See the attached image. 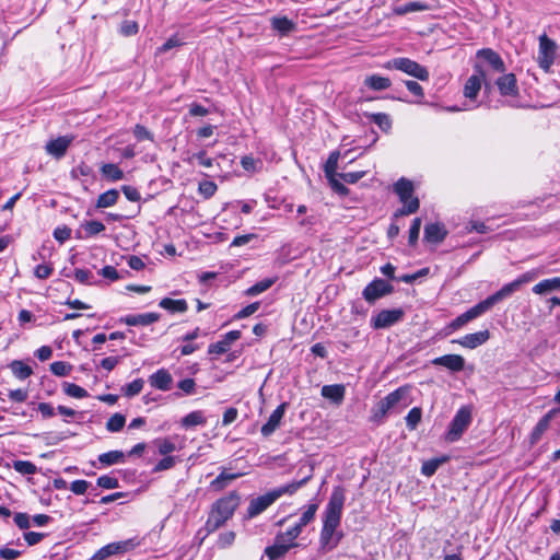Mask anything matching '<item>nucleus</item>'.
<instances>
[{
    "instance_id": "obj_1",
    "label": "nucleus",
    "mask_w": 560,
    "mask_h": 560,
    "mask_svg": "<svg viewBox=\"0 0 560 560\" xmlns=\"http://www.w3.org/2000/svg\"><path fill=\"white\" fill-rule=\"evenodd\" d=\"M345 500L343 489L335 488L323 514V527L319 535V551L322 553L334 550L343 536L337 528L340 526Z\"/></svg>"
},
{
    "instance_id": "obj_2",
    "label": "nucleus",
    "mask_w": 560,
    "mask_h": 560,
    "mask_svg": "<svg viewBox=\"0 0 560 560\" xmlns=\"http://www.w3.org/2000/svg\"><path fill=\"white\" fill-rule=\"evenodd\" d=\"M535 272L532 271L521 275L514 281L504 284L499 291L466 311L463 315H480L489 312L494 304L506 300L515 292H518L524 284L532 282L535 279Z\"/></svg>"
},
{
    "instance_id": "obj_3",
    "label": "nucleus",
    "mask_w": 560,
    "mask_h": 560,
    "mask_svg": "<svg viewBox=\"0 0 560 560\" xmlns=\"http://www.w3.org/2000/svg\"><path fill=\"white\" fill-rule=\"evenodd\" d=\"M241 497L232 491L228 495L217 500L209 513L205 529L208 534L215 532L223 526L234 514L240 505Z\"/></svg>"
},
{
    "instance_id": "obj_4",
    "label": "nucleus",
    "mask_w": 560,
    "mask_h": 560,
    "mask_svg": "<svg viewBox=\"0 0 560 560\" xmlns=\"http://www.w3.org/2000/svg\"><path fill=\"white\" fill-rule=\"evenodd\" d=\"M394 191L398 195L404 207L395 212V217L408 215L419 209V199L412 197L413 185L409 179L400 178L394 186Z\"/></svg>"
},
{
    "instance_id": "obj_5",
    "label": "nucleus",
    "mask_w": 560,
    "mask_h": 560,
    "mask_svg": "<svg viewBox=\"0 0 560 560\" xmlns=\"http://www.w3.org/2000/svg\"><path fill=\"white\" fill-rule=\"evenodd\" d=\"M385 68L402 71L406 74L411 75L421 81H428L430 77L429 71L425 67L421 66L415 60L404 57L389 60L385 65Z\"/></svg>"
},
{
    "instance_id": "obj_6",
    "label": "nucleus",
    "mask_w": 560,
    "mask_h": 560,
    "mask_svg": "<svg viewBox=\"0 0 560 560\" xmlns=\"http://www.w3.org/2000/svg\"><path fill=\"white\" fill-rule=\"evenodd\" d=\"M472 415L471 408L468 406H463L454 416L453 420L450 423L448 431L446 433V440L448 442H455L460 439L463 433L467 430L469 424L471 423Z\"/></svg>"
},
{
    "instance_id": "obj_7",
    "label": "nucleus",
    "mask_w": 560,
    "mask_h": 560,
    "mask_svg": "<svg viewBox=\"0 0 560 560\" xmlns=\"http://www.w3.org/2000/svg\"><path fill=\"white\" fill-rule=\"evenodd\" d=\"M140 545L137 538H130L121 541L110 542L100 548L91 558V560H106L112 556L122 555L133 550Z\"/></svg>"
},
{
    "instance_id": "obj_8",
    "label": "nucleus",
    "mask_w": 560,
    "mask_h": 560,
    "mask_svg": "<svg viewBox=\"0 0 560 560\" xmlns=\"http://www.w3.org/2000/svg\"><path fill=\"white\" fill-rule=\"evenodd\" d=\"M556 55V43L550 39L546 34L539 37V50L537 61L541 69L548 71L553 63Z\"/></svg>"
},
{
    "instance_id": "obj_9",
    "label": "nucleus",
    "mask_w": 560,
    "mask_h": 560,
    "mask_svg": "<svg viewBox=\"0 0 560 560\" xmlns=\"http://www.w3.org/2000/svg\"><path fill=\"white\" fill-rule=\"evenodd\" d=\"M393 291V285L383 279H374L363 290L364 299L372 303Z\"/></svg>"
},
{
    "instance_id": "obj_10",
    "label": "nucleus",
    "mask_w": 560,
    "mask_h": 560,
    "mask_svg": "<svg viewBox=\"0 0 560 560\" xmlns=\"http://www.w3.org/2000/svg\"><path fill=\"white\" fill-rule=\"evenodd\" d=\"M276 500H277V495H275L272 491L250 500L248 508H247L246 517L253 518V517L259 515L265 510H267Z\"/></svg>"
},
{
    "instance_id": "obj_11",
    "label": "nucleus",
    "mask_w": 560,
    "mask_h": 560,
    "mask_svg": "<svg viewBox=\"0 0 560 560\" xmlns=\"http://www.w3.org/2000/svg\"><path fill=\"white\" fill-rule=\"evenodd\" d=\"M476 73L468 78L464 86V95L467 98L475 100L481 89V83L485 81V71L480 66L475 67Z\"/></svg>"
},
{
    "instance_id": "obj_12",
    "label": "nucleus",
    "mask_w": 560,
    "mask_h": 560,
    "mask_svg": "<svg viewBox=\"0 0 560 560\" xmlns=\"http://www.w3.org/2000/svg\"><path fill=\"white\" fill-rule=\"evenodd\" d=\"M287 402L279 405L269 416L267 422L261 427V434L266 438L270 436L280 425L284 416Z\"/></svg>"
},
{
    "instance_id": "obj_13",
    "label": "nucleus",
    "mask_w": 560,
    "mask_h": 560,
    "mask_svg": "<svg viewBox=\"0 0 560 560\" xmlns=\"http://www.w3.org/2000/svg\"><path fill=\"white\" fill-rule=\"evenodd\" d=\"M490 334L488 329L480 330L478 332L468 334L459 339L452 340V343H457L464 348L475 349L489 339Z\"/></svg>"
},
{
    "instance_id": "obj_14",
    "label": "nucleus",
    "mask_w": 560,
    "mask_h": 560,
    "mask_svg": "<svg viewBox=\"0 0 560 560\" xmlns=\"http://www.w3.org/2000/svg\"><path fill=\"white\" fill-rule=\"evenodd\" d=\"M432 364L443 366L451 372H460L465 368V359L459 354H445L433 359Z\"/></svg>"
},
{
    "instance_id": "obj_15",
    "label": "nucleus",
    "mask_w": 560,
    "mask_h": 560,
    "mask_svg": "<svg viewBox=\"0 0 560 560\" xmlns=\"http://www.w3.org/2000/svg\"><path fill=\"white\" fill-rule=\"evenodd\" d=\"M72 141L73 137H58L57 139L47 142L45 147L46 152L56 159H61L66 154Z\"/></svg>"
},
{
    "instance_id": "obj_16",
    "label": "nucleus",
    "mask_w": 560,
    "mask_h": 560,
    "mask_svg": "<svg viewBox=\"0 0 560 560\" xmlns=\"http://www.w3.org/2000/svg\"><path fill=\"white\" fill-rule=\"evenodd\" d=\"M241 337L240 330H231L222 336V338L209 346L208 352L215 354H223L229 351L231 345Z\"/></svg>"
},
{
    "instance_id": "obj_17",
    "label": "nucleus",
    "mask_w": 560,
    "mask_h": 560,
    "mask_svg": "<svg viewBox=\"0 0 560 560\" xmlns=\"http://www.w3.org/2000/svg\"><path fill=\"white\" fill-rule=\"evenodd\" d=\"M477 57L482 58L495 72H504L505 65L500 55L491 48H483L477 51Z\"/></svg>"
},
{
    "instance_id": "obj_18",
    "label": "nucleus",
    "mask_w": 560,
    "mask_h": 560,
    "mask_svg": "<svg viewBox=\"0 0 560 560\" xmlns=\"http://www.w3.org/2000/svg\"><path fill=\"white\" fill-rule=\"evenodd\" d=\"M447 235V231L441 223H430L424 228V241L432 244H440Z\"/></svg>"
},
{
    "instance_id": "obj_19",
    "label": "nucleus",
    "mask_w": 560,
    "mask_h": 560,
    "mask_svg": "<svg viewBox=\"0 0 560 560\" xmlns=\"http://www.w3.org/2000/svg\"><path fill=\"white\" fill-rule=\"evenodd\" d=\"M498 89L501 95L515 96L518 92L517 81L513 73H506L497 80Z\"/></svg>"
},
{
    "instance_id": "obj_20",
    "label": "nucleus",
    "mask_w": 560,
    "mask_h": 560,
    "mask_svg": "<svg viewBox=\"0 0 560 560\" xmlns=\"http://www.w3.org/2000/svg\"><path fill=\"white\" fill-rule=\"evenodd\" d=\"M149 382L152 387L165 392L171 389L173 377L168 371L160 369L149 377Z\"/></svg>"
},
{
    "instance_id": "obj_21",
    "label": "nucleus",
    "mask_w": 560,
    "mask_h": 560,
    "mask_svg": "<svg viewBox=\"0 0 560 560\" xmlns=\"http://www.w3.org/2000/svg\"><path fill=\"white\" fill-rule=\"evenodd\" d=\"M346 388L342 384L324 385L322 396L336 405H340L345 399Z\"/></svg>"
},
{
    "instance_id": "obj_22",
    "label": "nucleus",
    "mask_w": 560,
    "mask_h": 560,
    "mask_svg": "<svg viewBox=\"0 0 560 560\" xmlns=\"http://www.w3.org/2000/svg\"><path fill=\"white\" fill-rule=\"evenodd\" d=\"M298 544H283L282 541L277 540L275 538V544L272 546H268L265 549V555L269 560H278L287 555V552L296 547Z\"/></svg>"
},
{
    "instance_id": "obj_23",
    "label": "nucleus",
    "mask_w": 560,
    "mask_h": 560,
    "mask_svg": "<svg viewBox=\"0 0 560 560\" xmlns=\"http://www.w3.org/2000/svg\"><path fill=\"white\" fill-rule=\"evenodd\" d=\"M409 394V387L408 386H401L395 389L394 392L389 393L387 396H385L383 399H381L389 410L394 409L399 405V402L404 399H406L407 395Z\"/></svg>"
},
{
    "instance_id": "obj_24",
    "label": "nucleus",
    "mask_w": 560,
    "mask_h": 560,
    "mask_svg": "<svg viewBox=\"0 0 560 560\" xmlns=\"http://www.w3.org/2000/svg\"><path fill=\"white\" fill-rule=\"evenodd\" d=\"M364 85L373 91H384L392 85V81L386 77L371 74L364 79Z\"/></svg>"
},
{
    "instance_id": "obj_25",
    "label": "nucleus",
    "mask_w": 560,
    "mask_h": 560,
    "mask_svg": "<svg viewBox=\"0 0 560 560\" xmlns=\"http://www.w3.org/2000/svg\"><path fill=\"white\" fill-rule=\"evenodd\" d=\"M560 289V277L545 279L534 285L533 292L536 294H548Z\"/></svg>"
},
{
    "instance_id": "obj_26",
    "label": "nucleus",
    "mask_w": 560,
    "mask_h": 560,
    "mask_svg": "<svg viewBox=\"0 0 560 560\" xmlns=\"http://www.w3.org/2000/svg\"><path fill=\"white\" fill-rule=\"evenodd\" d=\"M240 476L241 474H230L223 470L215 479L210 482V489L217 492L222 491Z\"/></svg>"
},
{
    "instance_id": "obj_27",
    "label": "nucleus",
    "mask_w": 560,
    "mask_h": 560,
    "mask_svg": "<svg viewBox=\"0 0 560 560\" xmlns=\"http://www.w3.org/2000/svg\"><path fill=\"white\" fill-rule=\"evenodd\" d=\"M312 478V474H308L304 478H302L299 481H293L291 483H288L285 486L279 487L275 490H272L273 494L277 495V499L280 498L283 494H293L295 493L300 488H302L304 485L307 483V481Z\"/></svg>"
},
{
    "instance_id": "obj_28",
    "label": "nucleus",
    "mask_w": 560,
    "mask_h": 560,
    "mask_svg": "<svg viewBox=\"0 0 560 560\" xmlns=\"http://www.w3.org/2000/svg\"><path fill=\"white\" fill-rule=\"evenodd\" d=\"M159 305L170 313H185L187 311V302L184 299L173 300L165 298L160 301Z\"/></svg>"
},
{
    "instance_id": "obj_29",
    "label": "nucleus",
    "mask_w": 560,
    "mask_h": 560,
    "mask_svg": "<svg viewBox=\"0 0 560 560\" xmlns=\"http://www.w3.org/2000/svg\"><path fill=\"white\" fill-rule=\"evenodd\" d=\"M206 421L207 420L206 417L203 416V412L201 410H196L185 416L180 420V424L183 428L189 429L196 425H202L206 423Z\"/></svg>"
},
{
    "instance_id": "obj_30",
    "label": "nucleus",
    "mask_w": 560,
    "mask_h": 560,
    "mask_svg": "<svg viewBox=\"0 0 560 560\" xmlns=\"http://www.w3.org/2000/svg\"><path fill=\"white\" fill-rule=\"evenodd\" d=\"M365 116L378 128L385 132L389 131L392 128V119L388 114L385 113H375V114H365Z\"/></svg>"
},
{
    "instance_id": "obj_31",
    "label": "nucleus",
    "mask_w": 560,
    "mask_h": 560,
    "mask_svg": "<svg viewBox=\"0 0 560 560\" xmlns=\"http://www.w3.org/2000/svg\"><path fill=\"white\" fill-rule=\"evenodd\" d=\"M318 510L317 503L310 504L306 510L302 513L299 522L294 525L301 533L303 528L308 525L314 518Z\"/></svg>"
},
{
    "instance_id": "obj_32",
    "label": "nucleus",
    "mask_w": 560,
    "mask_h": 560,
    "mask_svg": "<svg viewBox=\"0 0 560 560\" xmlns=\"http://www.w3.org/2000/svg\"><path fill=\"white\" fill-rule=\"evenodd\" d=\"M119 198V192L116 189H109L101 194L96 201L97 208H108L114 206Z\"/></svg>"
},
{
    "instance_id": "obj_33",
    "label": "nucleus",
    "mask_w": 560,
    "mask_h": 560,
    "mask_svg": "<svg viewBox=\"0 0 560 560\" xmlns=\"http://www.w3.org/2000/svg\"><path fill=\"white\" fill-rule=\"evenodd\" d=\"M101 173L104 177L112 182H117L124 178V172L113 163L103 164L101 167Z\"/></svg>"
},
{
    "instance_id": "obj_34",
    "label": "nucleus",
    "mask_w": 560,
    "mask_h": 560,
    "mask_svg": "<svg viewBox=\"0 0 560 560\" xmlns=\"http://www.w3.org/2000/svg\"><path fill=\"white\" fill-rule=\"evenodd\" d=\"M550 420H551V415L550 413H547L539 421L538 423L536 424V427L534 428L532 434H530V442L534 444V443H537L541 435L545 433V431L548 429L549 427V423H550Z\"/></svg>"
},
{
    "instance_id": "obj_35",
    "label": "nucleus",
    "mask_w": 560,
    "mask_h": 560,
    "mask_svg": "<svg viewBox=\"0 0 560 560\" xmlns=\"http://www.w3.org/2000/svg\"><path fill=\"white\" fill-rule=\"evenodd\" d=\"M272 28L278 31L281 35H285L294 30V23L285 16L282 18H272L271 20Z\"/></svg>"
},
{
    "instance_id": "obj_36",
    "label": "nucleus",
    "mask_w": 560,
    "mask_h": 560,
    "mask_svg": "<svg viewBox=\"0 0 560 560\" xmlns=\"http://www.w3.org/2000/svg\"><path fill=\"white\" fill-rule=\"evenodd\" d=\"M124 460L125 454L121 451H110L98 456V462L106 466L119 464Z\"/></svg>"
},
{
    "instance_id": "obj_37",
    "label": "nucleus",
    "mask_w": 560,
    "mask_h": 560,
    "mask_svg": "<svg viewBox=\"0 0 560 560\" xmlns=\"http://www.w3.org/2000/svg\"><path fill=\"white\" fill-rule=\"evenodd\" d=\"M10 368L12 373L20 380H25L33 373L32 369L22 361H13Z\"/></svg>"
},
{
    "instance_id": "obj_38",
    "label": "nucleus",
    "mask_w": 560,
    "mask_h": 560,
    "mask_svg": "<svg viewBox=\"0 0 560 560\" xmlns=\"http://www.w3.org/2000/svg\"><path fill=\"white\" fill-rule=\"evenodd\" d=\"M421 417H422L421 408L413 407L412 409H410L405 418L407 428L411 431L416 430V428L418 427V424L421 421Z\"/></svg>"
},
{
    "instance_id": "obj_39",
    "label": "nucleus",
    "mask_w": 560,
    "mask_h": 560,
    "mask_svg": "<svg viewBox=\"0 0 560 560\" xmlns=\"http://www.w3.org/2000/svg\"><path fill=\"white\" fill-rule=\"evenodd\" d=\"M338 159L339 152H331L325 163L324 172L326 177H331L332 175H339L337 173L338 167Z\"/></svg>"
},
{
    "instance_id": "obj_40",
    "label": "nucleus",
    "mask_w": 560,
    "mask_h": 560,
    "mask_svg": "<svg viewBox=\"0 0 560 560\" xmlns=\"http://www.w3.org/2000/svg\"><path fill=\"white\" fill-rule=\"evenodd\" d=\"M62 388L68 396L73 398H84L89 396L88 392L83 387L73 383L66 382L63 383Z\"/></svg>"
},
{
    "instance_id": "obj_41",
    "label": "nucleus",
    "mask_w": 560,
    "mask_h": 560,
    "mask_svg": "<svg viewBox=\"0 0 560 560\" xmlns=\"http://www.w3.org/2000/svg\"><path fill=\"white\" fill-rule=\"evenodd\" d=\"M126 423V418L121 413L113 415L106 422V429L109 432H119Z\"/></svg>"
},
{
    "instance_id": "obj_42",
    "label": "nucleus",
    "mask_w": 560,
    "mask_h": 560,
    "mask_svg": "<svg viewBox=\"0 0 560 560\" xmlns=\"http://www.w3.org/2000/svg\"><path fill=\"white\" fill-rule=\"evenodd\" d=\"M428 9V5L422 3V2H408V3H405L402 5H399L395 9V12L399 15H404V14H407V13H410V12H416V11H423Z\"/></svg>"
},
{
    "instance_id": "obj_43",
    "label": "nucleus",
    "mask_w": 560,
    "mask_h": 560,
    "mask_svg": "<svg viewBox=\"0 0 560 560\" xmlns=\"http://www.w3.org/2000/svg\"><path fill=\"white\" fill-rule=\"evenodd\" d=\"M154 444L158 447L159 454L163 456H168V454L176 450L175 443L170 439H158L154 441Z\"/></svg>"
},
{
    "instance_id": "obj_44",
    "label": "nucleus",
    "mask_w": 560,
    "mask_h": 560,
    "mask_svg": "<svg viewBox=\"0 0 560 560\" xmlns=\"http://www.w3.org/2000/svg\"><path fill=\"white\" fill-rule=\"evenodd\" d=\"M13 468L22 475H34L37 471V467L28 460H15L13 462Z\"/></svg>"
},
{
    "instance_id": "obj_45",
    "label": "nucleus",
    "mask_w": 560,
    "mask_h": 560,
    "mask_svg": "<svg viewBox=\"0 0 560 560\" xmlns=\"http://www.w3.org/2000/svg\"><path fill=\"white\" fill-rule=\"evenodd\" d=\"M301 535V532L295 527L289 528L284 533L277 534L276 538L283 544H296L295 539Z\"/></svg>"
},
{
    "instance_id": "obj_46",
    "label": "nucleus",
    "mask_w": 560,
    "mask_h": 560,
    "mask_svg": "<svg viewBox=\"0 0 560 560\" xmlns=\"http://www.w3.org/2000/svg\"><path fill=\"white\" fill-rule=\"evenodd\" d=\"M72 370V365L65 361H56L50 364V371L56 376H67Z\"/></svg>"
},
{
    "instance_id": "obj_47",
    "label": "nucleus",
    "mask_w": 560,
    "mask_h": 560,
    "mask_svg": "<svg viewBox=\"0 0 560 560\" xmlns=\"http://www.w3.org/2000/svg\"><path fill=\"white\" fill-rule=\"evenodd\" d=\"M443 462H444V459H439V458H432L430 460L424 462L421 467L422 475H424L427 477L433 476L435 474V471L438 470L439 466Z\"/></svg>"
},
{
    "instance_id": "obj_48",
    "label": "nucleus",
    "mask_w": 560,
    "mask_h": 560,
    "mask_svg": "<svg viewBox=\"0 0 560 560\" xmlns=\"http://www.w3.org/2000/svg\"><path fill=\"white\" fill-rule=\"evenodd\" d=\"M399 317H372L371 326L374 329L388 328L397 323Z\"/></svg>"
},
{
    "instance_id": "obj_49",
    "label": "nucleus",
    "mask_w": 560,
    "mask_h": 560,
    "mask_svg": "<svg viewBox=\"0 0 560 560\" xmlns=\"http://www.w3.org/2000/svg\"><path fill=\"white\" fill-rule=\"evenodd\" d=\"M143 384H144V382L141 378H137V380L132 381L131 383L127 384L122 388L125 396L133 397V396L138 395L142 390Z\"/></svg>"
},
{
    "instance_id": "obj_50",
    "label": "nucleus",
    "mask_w": 560,
    "mask_h": 560,
    "mask_svg": "<svg viewBox=\"0 0 560 560\" xmlns=\"http://www.w3.org/2000/svg\"><path fill=\"white\" fill-rule=\"evenodd\" d=\"M388 411H389V408H387L382 400L377 401L372 409V416H371L372 421H375V422L382 421L386 417Z\"/></svg>"
},
{
    "instance_id": "obj_51",
    "label": "nucleus",
    "mask_w": 560,
    "mask_h": 560,
    "mask_svg": "<svg viewBox=\"0 0 560 560\" xmlns=\"http://www.w3.org/2000/svg\"><path fill=\"white\" fill-rule=\"evenodd\" d=\"M74 279L82 284H95L93 273L88 269H75Z\"/></svg>"
},
{
    "instance_id": "obj_52",
    "label": "nucleus",
    "mask_w": 560,
    "mask_h": 560,
    "mask_svg": "<svg viewBox=\"0 0 560 560\" xmlns=\"http://www.w3.org/2000/svg\"><path fill=\"white\" fill-rule=\"evenodd\" d=\"M89 236L96 235L105 230V225L101 221L92 220L82 224Z\"/></svg>"
},
{
    "instance_id": "obj_53",
    "label": "nucleus",
    "mask_w": 560,
    "mask_h": 560,
    "mask_svg": "<svg viewBox=\"0 0 560 560\" xmlns=\"http://www.w3.org/2000/svg\"><path fill=\"white\" fill-rule=\"evenodd\" d=\"M472 318L474 317H456V319H454L448 326H446L443 329V335L444 336L451 335L453 331L462 328L465 324H467Z\"/></svg>"
},
{
    "instance_id": "obj_54",
    "label": "nucleus",
    "mask_w": 560,
    "mask_h": 560,
    "mask_svg": "<svg viewBox=\"0 0 560 560\" xmlns=\"http://www.w3.org/2000/svg\"><path fill=\"white\" fill-rule=\"evenodd\" d=\"M272 284H273V280L272 279H264V280L257 282L256 284H254L253 287H250L247 290V294H249V295L259 294V293L265 292L266 290H268Z\"/></svg>"
},
{
    "instance_id": "obj_55",
    "label": "nucleus",
    "mask_w": 560,
    "mask_h": 560,
    "mask_svg": "<svg viewBox=\"0 0 560 560\" xmlns=\"http://www.w3.org/2000/svg\"><path fill=\"white\" fill-rule=\"evenodd\" d=\"M97 486L104 489H116L119 487V481L115 477L103 475L97 478Z\"/></svg>"
},
{
    "instance_id": "obj_56",
    "label": "nucleus",
    "mask_w": 560,
    "mask_h": 560,
    "mask_svg": "<svg viewBox=\"0 0 560 560\" xmlns=\"http://www.w3.org/2000/svg\"><path fill=\"white\" fill-rule=\"evenodd\" d=\"M158 318L159 317H125V323L128 326H149Z\"/></svg>"
},
{
    "instance_id": "obj_57",
    "label": "nucleus",
    "mask_w": 560,
    "mask_h": 560,
    "mask_svg": "<svg viewBox=\"0 0 560 560\" xmlns=\"http://www.w3.org/2000/svg\"><path fill=\"white\" fill-rule=\"evenodd\" d=\"M420 229H421V219L420 218L413 219L412 224L409 229V237H408L409 245L412 246L417 243V241L419 238Z\"/></svg>"
},
{
    "instance_id": "obj_58",
    "label": "nucleus",
    "mask_w": 560,
    "mask_h": 560,
    "mask_svg": "<svg viewBox=\"0 0 560 560\" xmlns=\"http://www.w3.org/2000/svg\"><path fill=\"white\" fill-rule=\"evenodd\" d=\"M176 464L174 456H164L153 468V472H160L173 468Z\"/></svg>"
},
{
    "instance_id": "obj_59",
    "label": "nucleus",
    "mask_w": 560,
    "mask_h": 560,
    "mask_svg": "<svg viewBox=\"0 0 560 560\" xmlns=\"http://www.w3.org/2000/svg\"><path fill=\"white\" fill-rule=\"evenodd\" d=\"M198 190L205 198H210L215 194L217 185L211 180H203L199 184Z\"/></svg>"
},
{
    "instance_id": "obj_60",
    "label": "nucleus",
    "mask_w": 560,
    "mask_h": 560,
    "mask_svg": "<svg viewBox=\"0 0 560 560\" xmlns=\"http://www.w3.org/2000/svg\"><path fill=\"white\" fill-rule=\"evenodd\" d=\"M92 174V168L85 163H81L74 168H72L70 175L72 178L78 179L81 176H90Z\"/></svg>"
},
{
    "instance_id": "obj_61",
    "label": "nucleus",
    "mask_w": 560,
    "mask_h": 560,
    "mask_svg": "<svg viewBox=\"0 0 560 560\" xmlns=\"http://www.w3.org/2000/svg\"><path fill=\"white\" fill-rule=\"evenodd\" d=\"M366 172H349V173H341L339 174V177L345 180L348 184H355L361 178L365 176Z\"/></svg>"
},
{
    "instance_id": "obj_62",
    "label": "nucleus",
    "mask_w": 560,
    "mask_h": 560,
    "mask_svg": "<svg viewBox=\"0 0 560 560\" xmlns=\"http://www.w3.org/2000/svg\"><path fill=\"white\" fill-rule=\"evenodd\" d=\"M90 486V482L86 480H74L70 485V490L77 494L81 495L84 494Z\"/></svg>"
},
{
    "instance_id": "obj_63",
    "label": "nucleus",
    "mask_w": 560,
    "mask_h": 560,
    "mask_svg": "<svg viewBox=\"0 0 560 560\" xmlns=\"http://www.w3.org/2000/svg\"><path fill=\"white\" fill-rule=\"evenodd\" d=\"M138 24L135 21H125L120 26V32L125 36L136 35L138 33Z\"/></svg>"
},
{
    "instance_id": "obj_64",
    "label": "nucleus",
    "mask_w": 560,
    "mask_h": 560,
    "mask_svg": "<svg viewBox=\"0 0 560 560\" xmlns=\"http://www.w3.org/2000/svg\"><path fill=\"white\" fill-rule=\"evenodd\" d=\"M133 135L139 141L153 140V135L142 125L135 126Z\"/></svg>"
}]
</instances>
